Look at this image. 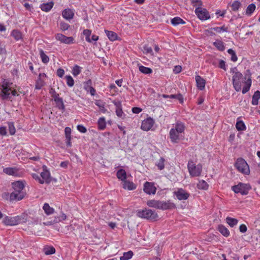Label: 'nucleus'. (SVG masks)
<instances>
[{
    "label": "nucleus",
    "mask_w": 260,
    "mask_h": 260,
    "mask_svg": "<svg viewBox=\"0 0 260 260\" xmlns=\"http://www.w3.org/2000/svg\"><path fill=\"white\" fill-rule=\"evenodd\" d=\"M105 31L109 39L111 41H114V32L107 30H105Z\"/></svg>",
    "instance_id": "obj_54"
},
{
    "label": "nucleus",
    "mask_w": 260,
    "mask_h": 260,
    "mask_svg": "<svg viewBox=\"0 0 260 260\" xmlns=\"http://www.w3.org/2000/svg\"><path fill=\"white\" fill-rule=\"evenodd\" d=\"M66 215L64 213H62L58 217V220H56V221H61L66 219Z\"/></svg>",
    "instance_id": "obj_64"
},
{
    "label": "nucleus",
    "mask_w": 260,
    "mask_h": 260,
    "mask_svg": "<svg viewBox=\"0 0 260 260\" xmlns=\"http://www.w3.org/2000/svg\"><path fill=\"white\" fill-rule=\"evenodd\" d=\"M99 128L100 129H103L106 127L105 119L104 117H101L98 120Z\"/></svg>",
    "instance_id": "obj_44"
},
{
    "label": "nucleus",
    "mask_w": 260,
    "mask_h": 260,
    "mask_svg": "<svg viewBox=\"0 0 260 260\" xmlns=\"http://www.w3.org/2000/svg\"><path fill=\"white\" fill-rule=\"evenodd\" d=\"M40 57L42 61L44 63H47L49 61V57L45 54L43 50L40 51Z\"/></svg>",
    "instance_id": "obj_39"
},
{
    "label": "nucleus",
    "mask_w": 260,
    "mask_h": 260,
    "mask_svg": "<svg viewBox=\"0 0 260 260\" xmlns=\"http://www.w3.org/2000/svg\"><path fill=\"white\" fill-rule=\"evenodd\" d=\"M255 10V5L254 4H251L248 6L246 10V14L250 16Z\"/></svg>",
    "instance_id": "obj_37"
},
{
    "label": "nucleus",
    "mask_w": 260,
    "mask_h": 260,
    "mask_svg": "<svg viewBox=\"0 0 260 260\" xmlns=\"http://www.w3.org/2000/svg\"><path fill=\"white\" fill-rule=\"evenodd\" d=\"M231 73L233 74L232 83L233 87L236 91H240L241 89V83L243 75L238 71L236 68H232Z\"/></svg>",
    "instance_id": "obj_5"
},
{
    "label": "nucleus",
    "mask_w": 260,
    "mask_h": 260,
    "mask_svg": "<svg viewBox=\"0 0 260 260\" xmlns=\"http://www.w3.org/2000/svg\"><path fill=\"white\" fill-rule=\"evenodd\" d=\"M190 2L192 6L196 8L201 7L203 5L201 0H190Z\"/></svg>",
    "instance_id": "obj_49"
},
{
    "label": "nucleus",
    "mask_w": 260,
    "mask_h": 260,
    "mask_svg": "<svg viewBox=\"0 0 260 260\" xmlns=\"http://www.w3.org/2000/svg\"><path fill=\"white\" fill-rule=\"evenodd\" d=\"M19 94L13 87V83L7 79L3 81L0 87V95L3 100H10L12 96H18Z\"/></svg>",
    "instance_id": "obj_1"
},
{
    "label": "nucleus",
    "mask_w": 260,
    "mask_h": 260,
    "mask_svg": "<svg viewBox=\"0 0 260 260\" xmlns=\"http://www.w3.org/2000/svg\"><path fill=\"white\" fill-rule=\"evenodd\" d=\"M196 81L197 87L201 90L205 89L206 81L199 75L196 76Z\"/></svg>",
    "instance_id": "obj_23"
},
{
    "label": "nucleus",
    "mask_w": 260,
    "mask_h": 260,
    "mask_svg": "<svg viewBox=\"0 0 260 260\" xmlns=\"http://www.w3.org/2000/svg\"><path fill=\"white\" fill-rule=\"evenodd\" d=\"M260 99V91L259 90H256L254 92L253 96L252 99L251 101L252 105L254 106H256L258 105V100Z\"/></svg>",
    "instance_id": "obj_27"
},
{
    "label": "nucleus",
    "mask_w": 260,
    "mask_h": 260,
    "mask_svg": "<svg viewBox=\"0 0 260 260\" xmlns=\"http://www.w3.org/2000/svg\"><path fill=\"white\" fill-rule=\"evenodd\" d=\"M219 232L224 237H228L230 235L229 230L223 225H219L218 228Z\"/></svg>",
    "instance_id": "obj_28"
},
{
    "label": "nucleus",
    "mask_w": 260,
    "mask_h": 260,
    "mask_svg": "<svg viewBox=\"0 0 260 260\" xmlns=\"http://www.w3.org/2000/svg\"><path fill=\"white\" fill-rule=\"evenodd\" d=\"M209 187L208 183L203 180H199L197 184V187L199 189L207 190Z\"/></svg>",
    "instance_id": "obj_29"
},
{
    "label": "nucleus",
    "mask_w": 260,
    "mask_h": 260,
    "mask_svg": "<svg viewBox=\"0 0 260 260\" xmlns=\"http://www.w3.org/2000/svg\"><path fill=\"white\" fill-rule=\"evenodd\" d=\"M46 75L45 73H40L36 81V88L40 89L45 85V79Z\"/></svg>",
    "instance_id": "obj_18"
},
{
    "label": "nucleus",
    "mask_w": 260,
    "mask_h": 260,
    "mask_svg": "<svg viewBox=\"0 0 260 260\" xmlns=\"http://www.w3.org/2000/svg\"><path fill=\"white\" fill-rule=\"evenodd\" d=\"M236 168L244 175H249L250 174V169L247 162L242 158H239L235 162Z\"/></svg>",
    "instance_id": "obj_8"
},
{
    "label": "nucleus",
    "mask_w": 260,
    "mask_h": 260,
    "mask_svg": "<svg viewBox=\"0 0 260 260\" xmlns=\"http://www.w3.org/2000/svg\"><path fill=\"white\" fill-rule=\"evenodd\" d=\"M116 176L118 179L121 180V182L126 179V173L125 171L122 169H120L117 171Z\"/></svg>",
    "instance_id": "obj_24"
},
{
    "label": "nucleus",
    "mask_w": 260,
    "mask_h": 260,
    "mask_svg": "<svg viewBox=\"0 0 260 260\" xmlns=\"http://www.w3.org/2000/svg\"><path fill=\"white\" fill-rule=\"evenodd\" d=\"M21 218L17 216L15 217H6L4 219V222L5 224L8 225H15L20 223Z\"/></svg>",
    "instance_id": "obj_15"
},
{
    "label": "nucleus",
    "mask_w": 260,
    "mask_h": 260,
    "mask_svg": "<svg viewBox=\"0 0 260 260\" xmlns=\"http://www.w3.org/2000/svg\"><path fill=\"white\" fill-rule=\"evenodd\" d=\"M3 172L7 175L13 176L14 177H22L23 171L17 167H8L3 169Z\"/></svg>",
    "instance_id": "obj_10"
},
{
    "label": "nucleus",
    "mask_w": 260,
    "mask_h": 260,
    "mask_svg": "<svg viewBox=\"0 0 260 260\" xmlns=\"http://www.w3.org/2000/svg\"><path fill=\"white\" fill-rule=\"evenodd\" d=\"M213 45L219 51H222L225 49L224 43L221 40H216L213 43Z\"/></svg>",
    "instance_id": "obj_30"
},
{
    "label": "nucleus",
    "mask_w": 260,
    "mask_h": 260,
    "mask_svg": "<svg viewBox=\"0 0 260 260\" xmlns=\"http://www.w3.org/2000/svg\"><path fill=\"white\" fill-rule=\"evenodd\" d=\"M9 131L10 135H13L15 134L16 130L14 123L12 122H8Z\"/></svg>",
    "instance_id": "obj_48"
},
{
    "label": "nucleus",
    "mask_w": 260,
    "mask_h": 260,
    "mask_svg": "<svg viewBox=\"0 0 260 260\" xmlns=\"http://www.w3.org/2000/svg\"><path fill=\"white\" fill-rule=\"evenodd\" d=\"M55 249L53 247H49L44 249V252L46 255H50L54 253Z\"/></svg>",
    "instance_id": "obj_51"
},
{
    "label": "nucleus",
    "mask_w": 260,
    "mask_h": 260,
    "mask_svg": "<svg viewBox=\"0 0 260 260\" xmlns=\"http://www.w3.org/2000/svg\"><path fill=\"white\" fill-rule=\"evenodd\" d=\"M147 205L150 207L162 210H170L176 208V205L170 200L159 201L150 200L147 201Z\"/></svg>",
    "instance_id": "obj_4"
},
{
    "label": "nucleus",
    "mask_w": 260,
    "mask_h": 260,
    "mask_svg": "<svg viewBox=\"0 0 260 260\" xmlns=\"http://www.w3.org/2000/svg\"><path fill=\"white\" fill-rule=\"evenodd\" d=\"M54 4L53 2L44 3L40 6L41 10L45 12H49L53 7Z\"/></svg>",
    "instance_id": "obj_26"
},
{
    "label": "nucleus",
    "mask_w": 260,
    "mask_h": 260,
    "mask_svg": "<svg viewBox=\"0 0 260 260\" xmlns=\"http://www.w3.org/2000/svg\"><path fill=\"white\" fill-rule=\"evenodd\" d=\"M11 35L16 41H19L22 39V34L21 32L18 30H13L11 32Z\"/></svg>",
    "instance_id": "obj_38"
},
{
    "label": "nucleus",
    "mask_w": 260,
    "mask_h": 260,
    "mask_svg": "<svg viewBox=\"0 0 260 260\" xmlns=\"http://www.w3.org/2000/svg\"><path fill=\"white\" fill-rule=\"evenodd\" d=\"M164 161H165V159L162 157H161L158 160V161H157V162L156 164L157 167L160 170H161L164 168V167H165L164 166Z\"/></svg>",
    "instance_id": "obj_52"
},
{
    "label": "nucleus",
    "mask_w": 260,
    "mask_h": 260,
    "mask_svg": "<svg viewBox=\"0 0 260 260\" xmlns=\"http://www.w3.org/2000/svg\"><path fill=\"white\" fill-rule=\"evenodd\" d=\"M212 30H214L216 32L218 33H221L222 32H228V28L227 27H225L224 25H223L221 27H215L211 28Z\"/></svg>",
    "instance_id": "obj_40"
},
{
    "label": "nucleus",
    "mask_w": 260,
    "mask_h": 260,
    "mask_svg": "<svg viewBox=\"0 0 260 260\" xmlns=\"http://www.w3.org/2000/svg\"><path fill=\"white\" fill-rule=\"evenodd\" d=\"M64 74V71L63 69L60 68L57 70L56 74L59 77H60V78L62 77Z\"/></svg>",
    "instance_id": "obj_61"
},
{
    "label": "nucleus",
    "mask_w": 260,
    "mask_h": 260,
    "mask_svg": "<svg viewBox=\"0 0 260 260\" xmlns=\"http://www.w3.org/2000/svg\"><path fill=\"white\" fill-rule=\"evenodd\" d=\"M228 53L231 55V60L234 62H236L237 59V55L235 52L232 49H229L228 50Z\"/></svg>",
    "instance_id": "obj_42"
},
{
    "label": "nucleus",
    "mask_w": 260,
    "mask_h": 260,
    "mask_svg": "<svg viewBox=\"0 0 260 260\" xmlns=\"http://www.w3.org/2000/svg\"><path fill=\"white\" fill-rule=\"evenodd\" d=\"M194 13L197 15L198 18L202 20L205 21L210 19V15L208 11L202 7L196 8L194 10Z\"/></svg>",
    "instance_id": "obj_11"
},
{
    "label": "nucleus",
    "mask_w": 260,
    "mask_h": 260,
    "mask_svg": "<svg viewBox=\"0 0 260 260\" xmlns=\"http://www.w3.org/2000/svg\"><path fill=\"white\" fill-rule=\"evenodd\" d=\"M32 177L36 181H38L40 184L44 183V180L41 179L39 175L37 174L33 173L31 175Z\"/></svg>",
    "instance_id": "obj_53"
},
{
    "label": "nucleus",
    "mask_w": 260,
    "mask_h": 260,
    "mask_svg": "<svg viewBox=\"0 0 260 260\" xmlns=\"http://www.w3.org/2000/svg\"><path fill=\"white\" fill-rule=\"evenodd\" d=\"M91 31L89 29H85L83 31V34L85 36V40L87 42L89 43H91V40L90 38V36L91 35Z\"/></svg>",
    "instance_id": "obj_46"
},
{
    "label": "nucleus",
    "mask_w": 260,
    "mask_h": 260,
    "mask_svg": "<svg viewBox=\"0 0 260 260\" xmlns=\"http://www.w3.org/2000/svg\"><path fill=\"white\" fill-rule=\"evenodd\" d=\"M142 111V109L139 107H134L132 108V112L135 114H139Z\"/></svg>",
    "instance_id": "obj_62"
},
{
    "label": "nucleus",
    "mask_w": 260,
    "mask_h": 260,
    "mask_svg": "<svg viewBox=\"0 0 260 260\" xmlns=\"http://www.w3.org/2000/svg\"><path fill=\"white\" fill-rule=\"evenodd\" d=\"M173 193L176 198L180 201L186 200L189 197V193L181 188H178L174 191Z\"/></svg>",
    "instance_id": "obj_12"
},
{
    "label": "nucleus",
    "mask_w": 260,
    "mask_h": 260,
    "mask_svg": "<svg viewBox=\"0 0 260 260\" xmlns=\"http://www.w3.org/2000/svg\"><path fill=\"white\" fill-rule=\"evenodd\" d=\"M82 68L78 65L74 66L72 69V74L74 76H77L81 72Z\"/></svg>",
    "instance_id": "obj_41"
},
{
    "label": "nucleus",
    "mask_w": 260,
    "mask_h": 260,
    "mask_svg": "<svg viewBox=\"0 0 260 260\" xmlns=\"http://www.w3.org/2000/svg\"><path fill=\"white\" fill-rule=\"evenodd\" d=\"M247 228L245 224H242L240 225L239 231L241 233H244L247 231Z\"/></svg>",
    "instance_id": "obj_60"
},
{
    "label": "nucleus",
    "mask_w": 260,
    "mask_h": 260,
    "mask_svg": "<svg viewBox=\"0 0 260 260\" xmlns=\"http://www.w3.org/2000/svg\"><path fill=\"white\" fill-rule=\"evenodd\" d=\"M136 215L140 218L149 220H155L158 217L157 214L155 211L148 208L137 210Z\"/></svg>",
    "instance_id": "obj_6"
},
{
    "label": "nucleus",
    "mask_w": 260,
    "mask_h": 260,
    "mask_svg": "<svg viewBox=\"0 0 260 260\" xmlns=\"http://www.w3.org/2000/svg\"><path fill=\"white\" fill-rule=\"evenodd\" d=\"M144 191L148 194H154L156 191L154 183L146 182L144 184Z\"/></svg>",
    "instance_id": "obj_14"
},
{
    "label": "nucleus",
    "mask_w": 260,
    "mask_h": 260,
    "mask_svg": "<svg viewBox=\"0 0 260 260\" xmlns=\"http://www.w3.org/2000/svg\"><path fill=\"white\" fill-rule=\"evenodd\" d=\"M182 67L180 66H176L173 69V72L175 74H178L181 72Z\"/></svg>",
    "instance_id": "obj_58"
},
{
    "label": "nucleus",
    "mask_w": 260,
    "mask_h": 260,
    "mask_svg": "<svg viewBox=\"0 0 260 260\" xmlns=\"http://www.w3.org/2000/svg\"><path fill=\"white\" fill-rule=\"evenodd\" d=\"M219 67L220 69H222L224 70V71H226L227 68L225 64V62L223 60H220L219 61Z\"/></svg>",
    "instance_id": "obj_56"
},
{
    "label": "nucleus",
    "mask_w": 260,
    "mask_h": 260,
    "mask_svg": "<svg viewBox=\"0 0 260 260\" xmlns=\"http://www.w3.org/2000/svg\"><path fill=\"white\" fill-rule=\"evenodd\" d=\"M62 17L67 20H70L72 19L74 16V12L73 10L70 9H66L62 12Z\"/></svg>",
    "instance_id": "obj_19"
},
{
    "label": "nucleus",
    "mask_w": 260,
    "mask_h": 260,
    "mask_svg": "<svg viewBox=\"0 0 260 260\" xmlns=\"http://www.w3.org/2000/svg\"><path fill=\"white\" fill-rule=\"evenodd\" d=\"M12 186L14 190L9 195V200L18 201L22 200L25 195V192L24 191V182L15 181L12 183Z\"/></svg>",
    "instance_id": "obj_3"
},
{
    "label": "nucleus",
    "mask_w": 260,
    "mask_h": 260,
    "mask_svg": "<svg viewBox=\"0 0 260 260\" xmlns=\"http://www.w3.org/2000/svg\"><path fill=\"white\" fill-rule=\"evenodd\" d=\"M134 254L132 251L124 252L123 255L120 257V260H128L133 256Z\"/></svg>",
    "instance_id": "obj_35"
},
{
    "label": "nucleus",
    "mask_w": 260,
    "mask_h": 260,
    "mask_svg": "<svg viewBox=\"0 0 260 260\" xmlns=\"http://www.w3.org/2000/svg\"><path fill=\"white\" fill-rule=\"evenodd\" d=\"M142 50L144 54H150L151 55L153 54V51L151 47H149L148 45H144Z\"/></svg>",
    "instance_id": "obj_50"
},
{
    "label": "nucleus",
    "mask_w": 260,
    "mask_h": 260,
    "mask_svg": "<svg viewBox=\"0 0 260 260\" xmlns=\"http://www.w3.org/2000/svg\"><path fill=\"white\" fill-rule=\"evenodd\" d=\"M66 138L71 137V129L69 127H66L64 129Z\"/></svg>",
    "instance_id": "obj_57"
},
{
    "label": "nucleus",
    "mask_w": 260,
    "mask_h": 260,
    "mask_svg": "<svg viewBox=\"0 0 260 260\" xmlns=\"http://www.w3.org/2000/svg\"><path fill=\"white\" fill-rule=\"evenodd\" d=\"M185 130L184 123L177 121L173 124L169 132V137L173 143H178L183 137Z\"/></svg>",
    "instance_id": "obj_2"
},
{
    "label": "nucleus",
    "mask_w": 260,
    "mask_h": 260,
    "mask_svg": "<svg viewBox=\"0 0 260 260\" xmlns=\"http://www.w3.org/2000/svg\"><path fill=\"white\" fill-rule=\"evenodd\" d=\"M77 129L81 133H85L86 132L87 129L85 127L82 125H78L77 126Z\"/></svg>",
    "instance_id": "obj_59"
},
{
    "label": "nucleus",
    "mask_w": 260,
    "mask_h": 260,
    "mask_svg": "<svg viewBox=\"0 0 260 260\" xmlns=\"http://www.w3.org/2000/svg\"><path fill=\"white\" fill-rule=\"evenodd\" d=\"M245 85L243 87L242 92L243 94H245L247 92L250 88L252 84V81L250 78H248L244 82Z\"/></svg>",
    "instance_id": "obj_25"
},
{
    "label": "nucleus",
    "mask_w": 260,
    "mask_h": 260,
    "mask_svg": "<svg viewBox=\"0 0 260 260\" xmlns=\"http://www.w3.org/2000/svg\"><path fill=\"white\" fill-rule=\"evenodd\" d=\"M251 188L249 184L239 183L232 187V190L236 193H240L242 195H246Z\"/></svg>",
    "instance_id": "obj_9"
},
{
    "label": "nucleus",
    "mask_w": 260,
    "mask_h": 260,
    "mask_svg": "<svg viewBox=\"0 0 260 260\" xmlns=\"http://www.w3.org/2000/svg\"><path fill=\"white\" fill-rule=\"evenodd\" d=\"M154 123V121L152 118H147L142 121L141 128L143 131H148L152 127Z\"/></svg>",
    "instance_id": "obj_16"
},
{
    "label": "nucleus",
    "mask_w": 260,
    "mask_h": 260,
    "mask_svg": "<svg viewBox=\"0 0 260 260\" xmlns=\"http://www.w3.org/2000/svg\"><path fill=\"white\" fill-rule=\"evenodd\" d=\"M139 69L141 73L144 74H150L152 73V70L151 69L142 65L139 66Z\"/></svg>",
    "instance_id": "obj_36"
},
{
    "label": "nucleus",
    "mask_w": 260,
    "mask_h": 260,
    "mask_svg": "<svg viewBox=\"0 0 260 260\" xmlns=\"http://www.w3.org/2000/svg\"><path fill=\"white\" fill-rule=\"evenodd\" d=\"M202 165L200 164L196 165L192 160H189L187 164V169L189 175L191 177L200 176L202 172Z\"/></svg>",
    "instance_id": "obj_7"
},
{
    "label": "nucleus",
    "mask_w": 260,
    "mask_h": 260,
    "mask_svg": "<svg viewBox=\"0 0 260 260\" xmlns=\"http://www.w3.org/2000/svg\"><path fill=\"white\" fill-rule=\"evenodd\" d=\"M115 106L116 107L115 112L116 115L121 119H124L125 118L126 115L122 111L121 103L115 102Z\"/></svg>",
    "instance_id": "obj_20"
},
{
    "label": "nucleus",
    "mask_w": 260,
    "mask_h": 260,
    "mask_svg": "<svg viewBox=\"0 0 260 260\" xmlns=\"http://www.w3.org/2000/svg\"><path fill=\"white\" fill-rule=\"evenodd\" d=\"M43 209L47 215H51L53 214L54 211V209L50 207L48 203H45L44 204Z\"/></svg>",
    "instance_id": "obj_31"
},
{
    "label": "nucleus",
    "mask_w": 260,
    "mask_h": 260,
    "mask_svg": "<svg viewBox=\"0 0 260 260\" xmlns=\"http://www.w3.org/2000/svg\"><path fill=\"white\" fill-rule=\"evenodd\" d=\"M55 37L56 40L61 43L71 44L74 43V38L72 37H67L61 34H57Z\"/></svg>",
    "instance_id": "obj_13"
},
{
    "label": "nucleus",
    "mask_w": 260,
    "mask_h": 260,
    "mask_svg": "<svg viewBox=\"0 0 260 260\" xmlns=\"http://www.w3.org/2000/svg\"><path fill=\"white\" fill-rule=\"evenodd\" d=\"M67 81V84L69 87H72L74 85V80L70 75H67L65 77Z\"/></svg>",
    "instance_id": "obj_43"
},
{
    "label": "nucleus",
    "mask_w": 260,
    "mask_h": 260,
    "mask_svg": "<svg viewBox=\"0 0 260 260\" xmlns=\"http://www.w3.org/2000/svg\"><path fill=\"white\" fill-rule=\"evenodd\" d=\"M69 27L70 25L66 22H61L60 23V28L63 31L68 30Z\"/></svg>",
    "instance_id": "obj_55"
},
{
    "label": "nucleus",
    "mask_w": 260,
    "mask_h": 260,
    "mask_svg": "<svg viewBox=\"0 0 260 260\" xmlns=\"http://www.w3.org/2000/svg\"><path fill=\"white\" fill-rule=\"evenodd\" d=\"M236 127L238 131H245L246 128L245 123L242 120L238 121L236 122Z\"/></svg>",
    "instance_id": "obj_34"
},
{
    "label": "nucleus",
    "mask_w": 260,
    "mask_h": 260,
    "mask_svg": "<svg viewBox=\"0 0 260 260\" xmlns=\"http://www.w3.org/2000/svg\"><path fill=\"white\" fill-rule=\"evenodd\" d=\"M121 184L122 188L125 190H133L137 188V185L135 183L126 179L122 181Z\"/></svg>",
    "instance_id": "obj_17"
},
{
    "label": "nucleus",
    "mask_w": 260,
    "mask_h": 260,
    "mask_svg": "<svg viewBox=\"0 0 260 260\" xmlns=\"http://www.w3.org/2000/svg\"><path fill=\"white\" fill-rule=\"evenodd\" d=\"M7 134V131L6 127H0V135L2 136H6Z\"/></svg>",
    "instance_id": "obj_63"
},
{
    "label": "nucleus",
    "mask_w": 260,
    "mask_h": 260,
    "mask_svg": "<svg viewBox=\"0 0 260 260\" xmlns=\"http://www.w3.org/2000/svg\"><path fill=\"white\" fill-rule=\"evenodd\" d=\"M56 107L59 109L64 111L65 110V107L63 102L62 99L60 100L55 102Z\"/></svg>",
    "instance_id": "obj_47"
},
{
    "label": "nucleus",
    "mask_w": 260,
    "mask_h": 260,
    "mask_svg": "<svg viewBox=\"0 0 260 260\" xmlns=\"http://www.w3.org/2000/svg\"><path fill=\"white\" fill-rule=\"evenodd\" d=\"M171 23L174 26L178 25L180 24H185V22L179 17H175L171 20Z\"/></svg>",
    "instance_id": "obj_33"
},
{
    "label": "nucleus",
    "mask_w": 260,
    "mask_h": 260,
    "mask_svg": "<svg viewBox=\"0 0 260 260\" xmlns=\"http://www.w3.org/2000/svg\"><path fill=\"white\" fill-rule=\"evenodd\" d=\"M240 6L241 3L239 1H235L232 3L231 8L233 11H237L239 10Z\"/></svg>",
    "instance_id": "obj_45"
},
{
    "label": "nucleus",
    "mask_w": 260,
    "mask_h": 260,
    "mask_svg": "<svg viewBox=\"0 0 260 260\" xmlns=\"http://www.w3.org/2000/svg\"><path fill=\"white\" fill-rule=\"evenodd\" d=\"M84 88L87 92H89L91 95H95V90L92 86V81L91 80H88L84 83Z\"/></svg>",
    "instance_id": "obj_21"
},
{
    "label": "nucleus",
    "mask_w": 260,
    "mask_h": 260,
    "mask_svg": "<svg viewBox=\"0 0 260 260\" xmlns=\"http://www.w3.org/2000/svg\"><path fill=\"white\" fill-rule=\"evenodd\" d=\"M226 223L231 226L234 227L238 223V220L231 217H227L225 219Z\"/></svg>",
    "instance_id": "obj_32"
},
{
    "label": "nucleus",
    "mask_w": 260,
    "mask_h": 260,
    "mask_svg": "<svg viewBox=\"0 0 260 260\" xmlns=\"http://www.w3.org/2000/svg\"><path fill=\"white\" fill-rule=\"evenodd\" d=\"M41 179L44 180V183H49L51 181L50 172L46 169V167L43 168V171L40 174Z\"/></svg>",
    "instance_id": "obj_22"
}]
</instances>
